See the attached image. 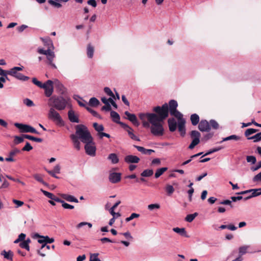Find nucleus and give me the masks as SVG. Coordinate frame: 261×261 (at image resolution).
Instances as JSON below:
<instances>
[{
  "instance_id": "f704fd0d",
  "label": "nucleus",
  "mask_w": 261,
  "mask_h": 261,
  "mask_svg": "<svg viewBox=\"0 0 261 261\" xmlns=\"http://www.w3.org/2000/svg\"><path fill=\"white\" fill-rule=\"evenodd\" d=\"M168 168L167 167H163L160 169H158L155 173L154 176L156 178H159L161 175H162L165 171L167 170Z\"/></svg>"
},
{
  "instance_id": "aec40b11",
  "label": "nucleus",
  "mask_w": 261,
  "mask_h": 261,
  "mask_svg": "<svg viewBox=\"0 0 261 261\" xmlns=\"http://www.w3.org/2000/svg\"><path fill=\"white\" fill-rule=\"evenodd\" d=\"M185 123V120H180L178 121V131L182 136H184L186 134Z\"/></svg>"
},
{
  "instance_id": "6e6552de",
  "label": "nucleus",
  "mask_w": 261,
  "mask_h": 261,
  "mask_svg": "<svg viewBox=\"0 0 261 261\" xmlns=\"http://www.w3.org/2000/svg\"><path fill=\"white\" fill-rule=\"evenodd\" d=\"M190 136L193 139V140L189 146V148L192 149L195 147V146L199 143L201 135L200 133L197 130H192L190 133Z\"/></svg>"
},
{
  "instance_id": "423d86ee",
  "label": "nucleus",
  "mask_w": 261,
  "mask_h": 261,
  "mask_svg": "<svg viewBox=\"0 0 261 261\" xmlns=\"http://www.w3.org/2000/svg\"><path fill=\"white\" fill-rule=\"evenodd\" d=\"M14 125L19 128L22 133H32L36 134H39V133L33 127L22 123H15Z\"/></svg>"
},
{
  "instance_id": "dca6fc26",
  "label": "nucleus",
  "mask_w": 261,
  "mask_h": 261,
  "mask_svg": "<svg viewBox=\"0 0 261 261\" xmlns=\"http://www.w3.org/2000/svg\"><path fill=\"white\" fill-rule=\"evenodd\" d=\"M125 115L127 116L126 118L133 123L135 126H139V122H138L136 116L134 114H131L128 111L124 113Z\"/></svg>"
},
{
  "instance_id": "13d9d810",
  "label": "nucleus",
  "mask_w": 261,
  "mask_h": 261,
  "mask_svg": "<svg viewBox=\"0 0 261 261\" xmlns=\"http://www.w3.org/2000/svg\"><path fill=\"white\" fill-rule=\"evenodd\" d=\"M104 91L105 92L108 94V95L110 96L111 97L115 98V95L112 90L109 88V87H105L104 88Z\"/></svg>"
},
{
  "instance_id": "603ef678",
  "label": "nucleus",
  "mask_w": 261,
  "mask_h": 261,
  "mask_svg": "<svg viewBox=\"0 0 261 261\" xmlns=\"http://www.w3.org/2000/svg\"><path fill=\"white\" fill-rule=\"evenodd\" d=\"M34 178L38 181L42 183L44 185H46V183L43 180L41 176L39 174H36L34 175Z\"/></svg>"
},
{
  "instance_id": "72a5a7b5",
  "label": "nucleus",
  "mask_w": 261,
  "mask_h": 261,
  "mask_svg": "<svg viewBox=\"0 0 261 261\" xmlns=\"http://www.w3.org/2000/svg\"><path fill=\"white\" fill-rule=\"evenodd\" d=\"M250 247L249 245H244L240 247L239 248V256H241L242 255L245 254L247 252V249Z\"/></svg>"
},
{
  "instance_id": "a18cd8bd",
  "label": "nucleus",
  "mask_w": 261,
  "mask_h": 261,
  "mask_svg": "<svg viewBox=\"0 0 261 261\" xmlns=\"http://www.w3.org/2000/svg\"><path fill=\"white\" fill-rule=\"evenodd\" d=\"M24 139H25V138L23 137V135L21 136H15L14 137V143L16 144L21 143L24 141Z\"/></svg>"
},
{
  "instance_id": "f257e3e1",
  "label": "nucleus",
  "mask_w": 261,
  "mask_h": 261,
  "mask_svg": "<svg viewBox=\"0 0 261 261\" xmlns=\"http://www.w3.org/2000/svg\"><path fill=\"white\" fill-rule=\"evenodd\" d=\"M148 122L151 124L150 132L155 136H161L164 134L163 123L164 121L158 120L155 114H148Z\"/></svg>"
},
{
  "instance_id": "7c9ffc66",
  "label": "nucleus",
  "mask_w": 261,
  "mask_h": 261,
  "mask_svg": "<svg viewBox=\"0 0 261 261\" xmlns=\"http://www.w3.org/2000/svg\"><path fill=\"white\" fill-rule=\"evenodd\" d=\"M190 120L193 125H196L199 122V117L197 114L191 115Z\"/></svg>"
},
{
  "instance_id": "6ab92c4d",
  "label": "nucleus",
  "mask_w": 261,
  "mask_h": 261,
  "mask_svg": "<svg viewBox=\"0 0 261 261\" xmlns=\"http://www.w3.org/2000/svg\"><path fill=\"white\" fill-rule=\"evenodd\" d=\"M60 195L63 199L67 201L68 202H74L76 203L79 202L78 199L72 195L67 194H61Z\"/></svg>"
},
{
  "instance_id": "bb28decb",
  "label": "nucleus",
  "mask_w": 261,
  "mask_h": 261,
  "mask_svg": "<svg viewBox=\"0 0 261 261\" xmlns=\"http://www.w3.org/2000/svg\"><path fill=\"white\" fill-rule=\"evenodd\" d=\"M178 106L177 102L175 100H171L169 102V111L170 112V113L171 112H173L176 110L177 107Z\"/></svg>"
},
{
  "instance_id": "ddd939ff",
  "label": "nucleus",
  "mask_w": 261,
  "mask_h": 261,
  "mask_svg": "<svg viewBox=\"0 0 261 261\" xmlns=\"http://www.w3.org/2000/svg\"><path fill=\"white\" fill-rule=\"evenodd\" d=\"M121 174L117 172H111L109 174V179L113 184L117 183L120 181Z\"/></svg>"
},
{
  "instance_id": "4468645a",
  "label": "nucleus",
  "mask_w": 261,
  "mask_h": 261,
  "mask_svg": "<svg viewBox=\"0 0 261 261\" xmlns=\"http://www.w3.org/2000/svg\"><path fill=\"white\" fill-rule=\"evenodd\" d=\"M198 128L201 132H209L211 129V127L207 121L201 120L199 123Z\"/></svg>"
},
{
  "instance_id": "338daca9",
  "label": "nucleus",
  "mask_w": 261,
  "mask_h": 261,
  "mask_svg": "<svg viewBox=\"0 0 261 261\" xmlns=\"http://www.w3.org/2000/svg\"><path fill=\"white\" fill-rule=\"evenodd\" d=\"M19 246L22 248L25 249L28 251L30 250L29 245L27 244L24 241H22L21 243H20Z\"/></svg>"
},
{
  "instance_id": "8fccbe9b",
  "label": "nucleus",
  "mask_w": 261,
  "mask_h": 261,
  "mask_svg": "<svg viewBox=\"0 0 261 261\" xmlns=\"http://www.w3.org/2000/svg\"><path fill=\"white\" fill-rule=\"evenodd\" d=\"M41 191L43 193V194L45 196H46L48 198L52 199V200L54 199L55 195L53 193L47 192L46 191H45L43 189H41Z\"/></svg>"
},
{
  "instance_id": "f03ea898",
  "label": "nucleus",
  "mask_w": 261,
  "mask_h": 261,
  "mask_svg": "<svg viewBox=\"0 0 261 261\" xmlns=\"http://www.w3.org/2000/svg\"><path fill=\"white\" fill-rule=\"evenodd\" d=\"M75 134L78 139L85 143L93 140V138L87 127L83 124L77 125L75 126Z\"/></svg>"
},
{
  "instance_id": "79ce46f5",
  "label": "nucleus",
  "mask_w": 261,
  "mask_h": 261,
  "mask_svg": "<svg viewBox=\"0 0 261 261\" xmlns=\"http://www.w3.org/2000/svg\"><path fill=\"white\" fill-rule=\"evenodd\" d=\"M258 131V129H254V128H248L246 130L245 132V136L248 138H250L249 136L255 133Z\"/></svg>"
},
{
  "instance_id": "680f3d73",
  "label": "nucleus",
  "mask_w": 261,
  "mask_h": 261,
  "mask_svg": "<svg viewBox=\"0 0 261 261\" xmlns=\"http://www.w3.org/2000/svg\"><path fill=\"white\" fill-rule=\"evenodd\" d=\"M160 207V205L159 204L155 203V204H150L148 205V209L150 211H152L154 209H159Z\"/></svg>"
},
{
  "instance_id": "9b49d317",
  "label": "nucleus",
  "mask_w": 261,
  "mask_h": 261,
  "mask_svg": "<svg viewBox=\"0 0 261 261\" xmlns=\"http://www.w3.org/2000/svg\"><path fill=\"white\" fill-rule=\"evenodd\" d=\"M7 73L10 75H11L18 80L22 81H27L29 80V76L23 75L22 74L18 72L17 71L13 70H7Z\"/></svg>"
},
{
  "instance_id": "bf43d9fd",
  "label": "nucleus",
  "mask_w": 261,
  "mask_h": 261,
  "mask_svg": "<svg viewBox=\"0 0 261 261\" xmlns=\"http://www.w3.org/2000/svg\"><path fill=\"white\" fill-rule=\"evenodd\" d=\"M166 191L169 195H171L174 192V189L172 186L168 185L166 187Z\"/></svg>"
},
{
  "instance_id": "69168bd1",
  "label": "nucleus",
  "mask_w": 261,
  "mask_h": 261,
  "mask_svg": "<svg viewBox=\"0 0 261 261\" xmlns=\"http://www.w3.org/2000/svg\"><path fill=\"white\" fill-rule=\"evenodd\" d=\"M23 103L28 107H32L34 105L32 100L29 98H25L23 100Z\"/></svg>"
},
{
  "instance_id": "5701e85b",
  "label": "nucleus",
  "mask_w": 261,
  "mask_h": 261,
  "mask_svg": "<svg viewBox=\"0 0 261 261\" xmlns=\"http://www.w3.org/2000/svg\"><path fill=\"white\" fill-rule=\"evenodd\" d=\"M47 172L52 176L53 177L58 178L59 177L56 175V173H60V166L59 165H57L55 166L53 170H46Z\"/></svg>"
},
{
  "instance_id": "6e6d98bb",
  "label": "nucleus",
  "mask_w": 261,
  "mask_h": 261,
  "mask_svg": "<svg viewBox=\"0 0 261 261\" xmlns=\"http://www.w3.org/2000/svg\"><path fill=\"white\" fill-rule=\"evenodd\" d=\"M85 108L88 112L92 114L93 116L99 118V115L98 114L97 112H96L95 111L93 110V109H91L90 108L87 106H86Z\"/></svg>"
},
{
  "instance_id": "0eeeda50",
  "label": "nucleus",
  "mask_w": 261,
  "mask_h": 261,
  "mask_svg": "<svg viewBox=\"0 0 261 261\" xmlns=\"http://www.w3.org/2000/svg\"><path fill=\"white\" fill-rule=\"evenodd\" d=\"M85 149L86 153L91 156H94L96 155V146L93 139L91 141L85 143Z\"/></svg>"
},
{
  "instance_id": "f3484780",
  "label": "nucleus",
  "mask_w": 261,
  "mask_h": 261,
  "mask_svg": "<svg viewBox=\"0 0 261 261\" xmlns=\"http://www.w3.org/2000/svg\"><path fill=\"white\" fill-rule=\"evenodd\" d=\"M20 152V150L17 148L11 150L9 153L8 157L6 158L5 160L7 162H14L15 160L13 159V156Z\"/></svg>"
},
{
  "instance_id": "4be33fe9",
  "label": "nucleus",
  "mask_w": 261,
  "mask_h": 261,
  "mask_svg": "<svg viewBox=\"0 0 261 261\" xmlns=\"http://www.w3.org/2000/svg\"><path fill=\"white\" fill-rule=\"evenodd\" d=\"M169 128L170 132H174L177 127V123L174 118H169L168 120Z\"/></svg>"
},
{
  "instance_id": "052dcab7",
  "label": "nucleus",
  "mask_w": 261,
  "mask_h": 261,
  "mask_svg": "<svg viewBox=\"0 0 261 261\" xmlns=\"http://www.w3.org/2000/svg\"><path fill=\"white\" fill-rule=\"evenodd\" d=\"M33 149V147L31 145L29 142H27L25 146L22 148V151H29Z\"/></svg>"
},
{
  "instance_id": "49530a36",
  "label": "nucleus",
  "mask_w": 261,
  "mask_h": 261,
  "mask_svg": "<svg viewBox=\"0 0 261 261\" xmlns=\"http://www.w3.org/2000/svg\"><path fill=\"white\" fill-rule=\"evenodd\" d=\"M251 194L250 195L251 197H254L261 195V192H259V190L257 189H251Z\"/></svg>"
},
{
  "instance_id": "473e14b6",
  "label": "nucleus",
  "mask_w": 261,
  "mask_h": 261,
  "mask_svg": "<svg viewBox=\"0 0 261 261\" xmlns=\"http://www.w3.org/2000/svg\"><path fill=\"white\" fill-rule=\"evenodd\" d=\"M1 254L2 255H3L4 256V257L7 259H9V260L12 259V257H13V252L11 250H9L8 252L6 251L5 250H3L1 252Z\"/></svg>"
},
{
  "instance_id": "5fc2aeb1",
  "label": "nucleus",
  "mask_w": 261,
  "mask_h": 261,
  "mask_svg": "<svg viewBox=\"0 0 261 261\" xmlns=\"http://www.w3.org/2000/svg\"><path fill=\"white\" fill-rule=\"evenodd\" d=\"M98 253H93L90 255V261H101L98 257Z\"/></svg>"
},
{
  "instance_id": "c85d7f7f",
  "label": "nucleus",
  "mask_w": 261,
  "mask_h": 261,
  "mask_svg": "<svg viewBox=\"0 0 261 261\" xmlns=\"http://www.w3.org/2000/svg\"><path fill=\"white\" fill-rule=\"evenodd\" d=\"M241 139V137L240 136L236 135H232L231 136H229L228 137H227L226 138H223L222 140L220 142V143H222L224 141H229V140H235V141H239Z\"/></svg>"
},
{
  "instance_id": "3c124183",
  "label": "nucleus",
  "mask_w": 261,
  "mask_h": 261,
  "mask_svg": "<svg viewBox=\"0 0 261 261\" xmlns=\"http://www.w3.org/2000/svg\"><path fill=\"white\" fill-rule=\"evenodd\" d=\"M32 82L37 86L38 87L40 88H44L45 85H44V84H42V83L37 80L36 78L34 77L32 79Z\"/></svg>"
},
{
  "instance_id": "a19ab883",
  "label": "nucleus",
  "mask_w": 261,
  "mask_h": 261,
  "mask_svg": "<svg viewBox=\"0 0 261 261\" xmlns=\"http://www.w3.org/2000/svg\"><path fill=\"white\" fill-rule=\"evenodd\" d=\"M153 173V171L152 169H146L141 173V175L143 177H149L151 176Z\"/></svg>"
},
{
  "instance_id": "864d4df0",
  "label": "nucleus",
  "mask_w": 261,
  "mask_h": 261,
  "mask_svg": "<svg viewBox=\"0 0 261 261\" xmlns=\"http://www.w3.org/2000/svg\"><path fill=\"white\" fill-rule=\"evenodd\" d=\"M140 216V215L137 213H132L130 216L125 219L126 222H129L132 220L138 218Z\"/></svg>"
},
{
  "instance_id": "c756f323",
  "label": "nucleus",
  "mask_w": 261,
  "mask_h": 261,
  "mask_svg": "<svg viewBox=\"0 0 261 261\" xmlns=\"http://www.w3.org/2000/svg\"><path fill=\"white\" fill-rule=\"evenodd\" d=\"M108 159L110 160L112 164H117L119 162V158L116 153H110Z\"/></svg>"
},
{
  "instance_id": "1a4fd4ad",
  "label": "nucleus",
  "mask_w": 261,
  "mask_h": 261,
  "mask_svg": "<svg viewBox=\"0 0 261 261\" xmlns=\"http://www.w3.org/2000/svg\"><path fill=\"white\" fill-rule=\"evenodd\" d=\"M37 52L40 54L46 55L48 63L53 62L55 57L54 52L51 51L49 48L47 50H44L43 48H38L37 49Z\"/></svg>"
},
{
  "instance_id": "7ed1b4c3",
  "label": "nucleus",
  "mask_w": 261,
  "mask_h": 261,
  "mask_svg": "<svg viewBox=\"0 0 261 261\" xmlns=\"http://www.w3.org/2000/svg\"><path fill=\"white\" fill-rule=\"evenodd\" d=\"M67 101L62 96H53L49 99L48 105L49 106L61 111L65 109Z\"/></svg>"
},
{
  "instance_id": "e433bc0d",
  "label": "nucleus",
  "mask_w": 261,
  "mask_h": 261,
  "mask_svg": "<svg viewBox=\"0 0 261 261\" xmlns=\"http://www.w3.org/2000/svg\"><path fill=\"white\" fill-rule=\"evenodd\" d=\"M99 103V101L95 97L91 98L89 101V105L91 107H97Z\"/></svg>"
},
{
  "instance_id": "b1692460",
  "label": "nucleus",
  "mask_w": 261,
  "mask_h": 261,
  "mask_svg": "<svg viewBox=\"0 0 261 261\" xmlns=\"http://www.w3.org/2000/svg\"><path fill=\"white\" fill-rule=\"evenodd\" d=\"M70 138L72 140L74 147L78 150H79L81 148L80 147V142L79 141V139H78L77 136L74 134H72L70 135Z\"/></svg>"
},
{
  "instance_id": "de8ad7c7",
  "label": "nucleus",
  "mask_w": 261,
  "mask_h": 261,
  "mask_svg": "<svg viewBox=\"0 0 261 261\" xmlns=\"http://www.w3.org/2000/svg\"><path fill=\"white\" fill-rule=\"evenodd\" d=\"M246 161L248 163L254 164L256 162V159L253 155H248L246 156Z\"/></svg>"
},
{
  "instance_id": "0e129e2a",
  "label": "nucleus",
  "mask_w": 261,
  "mask_h": 261,
  "mask_svg": "<svg viewBox=\"0 0 261 261\" xmlns=\"http://www.w3.org/2000/svg\"><path fill=\"white\" fill-rule=\"evenodd\" d=\"M97 136L100 139H102L103 137H107L108 138H110V135L109 134L103 133V131L99 133H97Z\"/></svg>"
},
{
  "instance_id": "20e7f679",
  "label": "nucleus",
  "mask_w": 261,
  "mask_h": 261,
  "mask_svg": "<svg viewBox=\"0 0 261 261\" xmlns=\"http://www.w3.org/2000/svg\"><path fill=\"white\" fill-rule=\"evenodd\" d=\"M153 111L156 113L155 114L158 120L164 121V120L168 116V105L167 103H165L162 105V107H155L153 108Z\"/></svg>"
},
{
  "instance_id": "774afa93",
  "label": "nucleus",
  "mask_w": 261,
  "mask_h": 261,
  "mask_svg": "<svg viewBox=\"0 0 261 261\" xmlns=\"http://www.w3.org/2000/svg\"><path fill=\"white\" fill-rule=\"evenodd\" d=\"M261 168V161L259 162L257 165L255 166L251 167L250 169L252 171H255Z\"/></svg>"
},
{
  "instance_id": "37998d69",
  "label": "nucleus",
  "mask_w": 261,
  "mask_h": 261,
  "mask_svg": "<svg viewBox=\"0 0 261 261\" xmlns=\"http://www.w3.org/2000/svg\"><path fill=\"white\" fill-rule=\"evenodd\" d=\"M197 215H198L197 213H194V214H189L186 216L185 220L187 222H191L192 221H193V220L195 218V217Z\"/></svg>"
},
{
  "instance_id": "393cba45",
  "label": "nucleus",
  "mask_w": 261,
  "mask_h": 261,
  "mask_svg": "<svg viewBox=\"0 0 261 261\" xmlns=\"http://www.w3.org/2000/svg\"><path fill=\"white\" fill-rule=\"evenodd\" d=\"M173 230L175 232L178 233L182 237H185L186 238L189 237V236L187 235L186 229L185 228L175 227L173 228Z\"/></svg>"
},
{
  "instance_id": "ea45409f",
  "label": "nucleus",
  "mask_w": 261,
  "mask_h": 261,
  "mask_svg": "<svg viewBox=\"0 0 261 261\" xmlns=\"http://www.w3.org/2000/svg\"><path fill=\"white\" fill-rule=\"evenodd\" d=\"M248 140H253L254 142H257L261 141V132L256 134L253 136L248 138Z\"/></svg>"
},
{
  "instance_id": "2f4dec72",
  "label": "nucleus",
  "mask_w": 261,
  "mask_h": 261,
  "mask_svg": "<svg viewBox=\"0 0 261 261\" xmlns=\"http://www.w3.org/2000/svg\"><path fill=\"white\" fill-rule=\"evenodd\" d=\"M23 137L25 138V139H27L36 142H39L41 143L43 141V139L40 138H36L35 137H33L31 135H27V134H23Z\"/></svg>"
},
{
  "instance_id": "9d476101",
  "label": "nucleus",
  "mask_w": 261,
  "mask_h": 261,
  "mask_svg": "<svg viewBox=\"0 0 261 261\" xmlns=\"http://www.w3.org/2000/svg\"><path fill=\"white\" fill-rule=\"evenodd\" d=\"M120 202V201H118L115 203L109 210L110 213L113 216V218L110 220L109 222V224L110 226H112L114 224L116 218L120 217L121 216V214L119 213H115L114 212V209L118 206Z\"/></svg>"
},
{
  "instance_id": "09e8293b",
  "label": "nucleus",
  "mask_w": 261,
  "mask_h": 261,
  "mask_svg": "<svg viewBox=\"0 0 261 261\" xmlns=\"http://www.w3.org/2000/svg\"><path fill=\"white\" fill-rule=\"evenodd\" d=\"M209 124L210 125V127L211 126L213 128L215 129H217L219 128V124L215 120H211Z\"/></svg>"
},
{
  "instance_id": "a211bd4d",
  "label": "nucleus",
  "mask_w": 261,
  "mask_h": 261,
  "mask_svg": "<svg viewBox=\"0 0 261 261\" xmlns=\"http://www.w3.org/2000/svg\"><path fill=\"white\" fill-rule=\"evenodd\" d=\"M68 116L69 120L71 122L79 123L80 120L78 116L75 114L73 110H70L68 111Z\"/></svg>"
},
{
  "instance_id": "2eb2a0df",
  "label": "nucleus",
  "mask_w": 261,
  "mask_h": 261,
  "mask_svg": "<svg viewBox=\"0 0 261 261\" xmlns=\"http://www.w3.org/2000/svg\"><path fill=\"white\" fill-rule=\"evenodd\" d=\"M124 160L127 164H134L139 163L140 159L136 155H127L125 156Z\"/></svg>"
},
{
  "instance_id": "4d7b16f0",
  "label": "nucleus",
  "mask_w": 261,
  "mask_h": 261,
  "mask_svg": "<svg viewBox=\"0 0 261 261\" xmlns=\"http://www.w3.org/2000/svg\"><path fill=\"white\" fill-rule=\"evenodd\" d=\"M252 180L254 182H261V171L253 177Z\"/></svg>"
},
{
  "instance_id": "39448f33",
  "label": "nucleus",
  "mask_w": 261,
  "mask_h": 261,
  "mask_svg": "<svg viewBox=\"0 0 261 261\" xmlns=\"http://www.w3.org/2000/svg\"><path fill=\"white\" fill-rule=\"evenodd\" d=\"M48 117L54 121L57 125L64 124V122L59 113L54 108H50L48 114Z\"/></svg>"
},
{
  "instance_id": "412c9836",
  "label": "nucleus",
  "mask_w": 261,
  "mask_h": 261,
  "mask_svg": "<svg viewBox=\"0 0 261 261\" xmlns=\"http://www.w3.org/2000/svg\"><path fill=\"white\" fill-rule=\"evenodd\" d=\"M134 147H135L136 148H137L138 151H139V152H141L142 154H144L150 155V154H151V153L154 152V150H153L152 149H146L144 147H142V146H139L134 145Z\"/></svg>"
},
{
  "instance_id": "4c0bfd02",
  "label": "nucleus",
  "mask_w": 261,
  "mask_h": 261,
  "mask_svg": "<svg viewBox=\"0 0 261 261\" xmlns=\"http://www.w3.org/2000/svg\"><path fill=\"white\" fill-rule=\"evenodd\" d=\"M74 99H75L78 104L81 106V107H85L86 108V101L83 100L81 97H80L79 96H77V95H76L74 97Z\"/></svg>"
},
{
  "instance_id": "cd10ccee",
  "label": "nucleus",
  "mask_w": 261,
  "mask_h": 261,
  "mask_svg": "<svg viewBox=\"0 0 261 261\" xmlns=\"http://www.w3.org/2000/svg\"><path fill=\"white\" fill-rule=\"evenodd\" d=\"M94 48L91 44H88L87 47V55L89 58H92L94 55Z\"/></svg>"
},
{
  "instance_id": "c03bdc74",
  "label": "nucleus",
  "mask_w": 261,
  "mask_h": 261,
  "mask_svg": "<svg viewBox=\"0 0 261 261\" xmlns=\"http://www.w3.org/2000/svg\"><path fill=\"white\" fill-rule=\"evenodd\" d=\"M41 244H42V245L41 246V248L39 249H38L37 250V254H39V255H40L41 256L45 257L46 256L45 253H42L41 250H42L44 249V248H45L46 243H45Z\"/></svg>"
},
{
  "instance_id": "e2e57ef3",
  "label": "nucleus",
  "mask_w": 261,
  "mask_h": 261,
  "mask_svg": "<svg viewBox=\"0 0 261 261\" xmlns=\"http://www.w3.org/2000/svg\"><path fill=\"white\" fill-rule=\"evenodd\" d=\"M48 3L51 5L58 8H61L62 7V5L60 3L56 2L53 0H48Z\"/></svg>"
},
{
  "instance_id": "f8f14e48",
  "label": "nucleus",
  "mask_w": 261,
  "mask_h": 261,
  "mask_svg": "<svg viewBox=\"0 0 261 261\" xmlns=\"http://www.w3.org/2000/svg\"><path fill=\"white\" fill-rule=\"evenodd\" d=\"M45 94L47 97H50L53 92V82L51 80H47L44 84Z\"/></svg>"
},
{
  "instance_id": "c9c22d12",
  "label": "nucleus",
  "mask_w": 261,
  "mask_h": 261,
  "mask_svg": "<svg viewBox=\"0 0 261 261\" xmlns=\"http://www.w3.org/2000/svg\"><path fill=\"white\" fill-rule=\"evenodd\" d=\"M171 115L174 116L176 118L178 119V121H180V120H185L182 118V114L178 111L177 109L173 112H171L170 113Z\"/></svg>"
},
{
  "instance_id": "a878e982",
  "label": "nucleus",
  "mask_w": 261,
  "mask_h": 261,
  "mask_svg": "<svg viewBox=\"0 0 261 261\" xmlns=\"http://www.w3.org/2000/svg\"><path fill=\"white\" fill-rule=\"evenodd\" d=\"M111 117L114 122L117 123L121 124V125L123 124V123L120 122L119 120L120 118L119 115L115 111H112L111 112Z\"/></svg>"
},
{
  "instance_id": "58836bf2",
  "label": "nucleus",
  "mask_w": 261,
  "mask_h": 261,
  "mask_svg": "<svg viewBox=\"0 0 261 261\" xmlns=\"http://www.w3.org/2000/svg\"><path fill=\"white\" fill-rule=\"evenodd\" d=\"M93 126L95 129V130L97 132V133H99L104 130V127L102 124H99L96 122H95L93 124Z\"/></svg>"
}]
</instances>
